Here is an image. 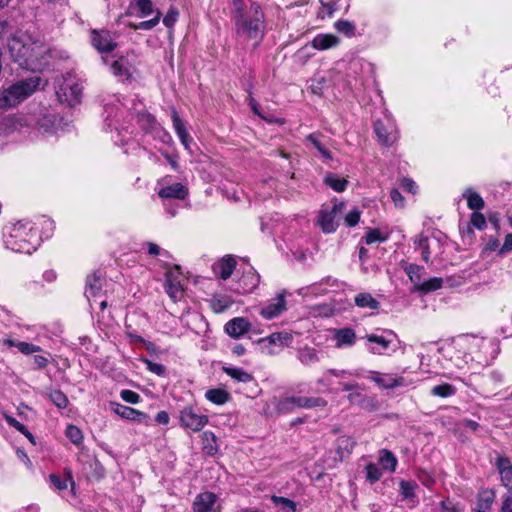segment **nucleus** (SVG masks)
I'll return each mask as SVG.
<instances>
[{
  "mask_svg": "<svg viewBox=\"0 0 512 512\" xmlns=\"http://www.w3.org/2000/svg\"><path fill=\"white\" fill-rule=\"evenodd\" d=\"M371 380L382 389H394L398 387H405L412 384V381H409L402 376L380 374L378 372H373Z\"/></svg>",
  "mask_w": 512,
  "mask_h": 512,
  "instance_id": "nucleus-16",
  "label": "nucleus"
},
{
  "mask_svg": "<svg viewBox=\"0 0 512 512\" xmlns=\"http://www.w3.org/2000/svg\"><path fill=\"white\" fill-rule=\"evenodd\" d=\"M120 397L122 398L123 401L130 404H138L141 400V397L138 393L129 389L122 390L120 392Z\"/></svg>",
  "mask_w": 512,
  "mask_h": 512,
  "instance_id": "nucleus-56",
  "label": "nucleus"
},
{
  "mask_svg": "<svg viewBox=\"0 0 512 512\" xmlns=\"http://www.w3.org/2000/svg\"><path fill=\"white\" fill-rule=\"evenodd\" d=\"M165 290L174 301L182 297L183 287L181 284V272L178 266H175L173 269H169L166 272Z\"/></svg>",
  "mask_w": 512,
  "mask_h": 512,
  "instance_id": "nucleus-13",
  "label": "nucleus"
},
{
  "mask_svg": "<svg viewBox=\"0 0 512 512\" xmlns=\"http://www.w3.org/2000/svg\"><path fill=\"white\" fill-rule=\"evenodd\" d=\"M103 281L104 279L100 272H95L87 277L85 295L89 302L92 300L96 302L101 297Z\"/></svg>",
  "mask_w": 512,
  "mask_h": 512,
  "instance_id": "nucleus-18",
  "label": "nucleus"
},
{
  "mask_svg": "<svg viewBox=\"0 0 512 512\" xmlns=\"http://www.w3.org/2000/svg\"><path fill=\"white\" fill-rule=\"evenodd\" d=\"M232 304L233 300L228 296H214L212 299V307L217 313L224 312Z\"/></svg>",
  "mask_w": 512,
  "mask_h": 512,
  "instance_id": "nucleus-45",
  "label": "nucleus"
},
{
  "mask_svg": "<svg viewBox=\"0 0 512 512\" xmlns=\"http://www.w3.org/2000/svg\"><path fill=\"white\" fill-rule=\"evenodd\" d=\"M365 470H366V478L371 483L377 482L382 477V472L376 464L369 463L366 466Z\"/></svg>",
  "mask_w": 512,
  "mask_h": 512,
  "instance_id": "nucleus-53",
  "label": "nucleus"
},
{
  "mask_svg": "<svg viewBox=\"0 0 512 512\" xmlns=\"http://www.w3.org/2000/svg\"><path fill=\"white\" fill-rule=\"evenodd\" d=\"M463 197L467 200V206L469 209L479 211L484 208V200L477 192L473 191L472 188H467L463 192Z\"/></svg>",
  "mask_w": 512,
  "mask_h": 512,
  "instance_id": "nucleus-37",
  "label": "nucleus"
},
{
  "mask_svg": "<svg viewBox=\"0 0 512 512\" xmlns=\"http://www.w3.org/2000/svg\"><path fill=\"white\" fill-rule=\"evenodd\" d=\"M110 409L123 419L132 420L145 425L150 424V417L142 411L122 405L118 402H110Z\"/></svg>",
  "mask_w": 512,
  "mask_h": 512,
  "instance_id": "nucleus-12",
  "label": "nucleus"
},
{
  "mask_svg": "<svg viewBox=\"0 0 512 512\" xmlns=\"http://www.w3.org/2000/svg\"><path fill=\"white\" fill-rule=\"evenodd\" d=\"M65 434L67 438L77 446L83 441L82 431L75 425H68Z\"/></svg>",
  "mask_w": 512,
  "mask_h": 512,
  "instance_id": "nucleus-49",
  "label": "nucleus"
},
{
  "mask_svg": "<svg viewBox=\"0 0 512 512\" xmlns=\"http://www.w3.org/2000/svg\"><path fill=\"white\" fill-rule=\"evenodd\" d=\"M354 302L359 308H368L370 310H377L380 306V303L367 292L359 293L355 296Z\"/></svg>",
  "mask_w": 512,
  "mask_h": 512,
  "instance_id": "nucleus-36",
  "label": "nucleus"
},
{
  "mask_svg": "<svg viewBox=\"0 0 512 512\" xmlns=\"http://www.w3.org/2000/svg\"><path fill=\"white\" fill-rule=\"evenodd\" d=\"M501 512H512V494L503 497Z\"/></svg>",
  "mask_w": 512,
  "mask_h": 512,
  "instance_id": "nucleus-64",
  "label": "nucleus"
},
{
  "mask_svg": "<svg viewBox=\"0 0 512 512\" xmlns=\"http://www.w3.org/2000/svg\"><path fill=\"white\" fill-rule=\"evenodd\" d=\"M111 69L116 76L125 77L128 75V69L124 66L122 61H114Z\"/></svg>",
  "mask_w": 512,
  "mask_h": 512,
  "instance_id": "nucleus-60",
  "label": "nucleus"
},
{
  "mask_svg": "<svg viewBox=\"0 0 512 512\" xmlns=\"http://www.w3.org/2000/svg\"><path fill=\"white\" fill-rule=\"evenodd\" d=\"M49 399L59 408L65 409L69 403L67 396L61 390H53L49 393Z\"/></svg>",
  "mask_w": 512,
  "mask_h": 512,
  "instance_id": "nucleus-48",
  "label": "nucleus"
},
{
  "mask_svg": "<svg viewBox=\"0 0 512 512\" xmlns=\"http://www.w3.org/2000/svg\"><path fill=\"white\" fill-rule=\"evenodd\" d=\"M440 509L442 512H460V509L449 499L441 501Z\"/></svg>",
  "mask_w": 512,
  "mask_h": 512,
  "instance_id": "nucleus-61",
  "label": "nucleus"
},
{
  "mask_svg": "<svg viewBox=\"0 0 512 512\" xmlns=\"http://www.w3.org/2000/svg\"><path fill=\"white\" fill-rule=\"evenodd\" d=\"M4 419L6 421V423L10 426V427H13L15 428L17 431H19L20 433H25L27 432V427L22 424L21 422H19L16 418H14L13 416L11 415H8V414H5L4 415Z\"/></svg>",
  "mask_w": 512,
  "mask_h": 512,
  "instance_id": "nucleus-58",
  "label": "nucleus"
},
{
  "mask_svg": "<svg viewBox=\"0 0 512 512\" xmlns=\"http://www.w3.org/2000/svg\"><path fill=\"white\" fill-rule=\"evenodd\" d=\"M3 345L7 347H16L24 355H30L42 351V348L38 345L25 341L17 342L9 338L3 340Z\"/></svg>",
  "mask_w": 512,
  "mask_h": 512,
  "instance_id": "nucleus-33",
  "label": "nucleus"
},
{
  "mask_svg": "<svg viewBox=\"0 0 512 512\" xmlns=\"http://www.w3.org/2000/svg\"><path fill=\"white\" fill-rule=\"evenodd\" d=\"M414 245L416 249L421 250V256L422 259L428 263L431 256V250H430V244H429V238L423 234L418 235L414 239Z\"/></svg>",
  "mask_w": 512,
  "mask_h": 512,
  "instance_id": "nucleus-39",
  "label": "nucleus"
},
{
  "mask_svg": "<svg viewBox=\"0 0 512 512\" xmlns=\"http://www.w3.org/2000/svg\"><path fill=\"white\" fill-rule=\"evenodd\" d=\"M495 500V492L491 489H484L479 492L477 497L476 508L477 512H489Z\"/></svg>",
  "mask_w": 512,
  "mask_h": 512,
  "instance_id": "nucleus-29",
  "label": "nucleus"
},
{
  "mask_svg": "<svg viewBox=\"0 0 512 512\" xmlns=\"http://www.w3.org/2000/svg\"><path fill=\"white\" fill-rule=\"evenodd\" d=\"M203 441V449L210 455H213L217 452L218 448L216 446V436L211 431H205L202 434Z\"/></svg>",
  "mask_w": 512,
  "mask_h": 512,
  "instance_id": "nucleus-43",
  "label": "nucleus"
},
{
  "mask_svg": "<svg viewBox=\"0 0 512 512\" xmlns=\"http://www.w3.org/2000/svg\"><path fill=\"white\" fill-rule=\"evenodd\" d=\"M334 28L345 35L346 37L355 36L356 27L355 24L349 20L339 19L334 23Z\"/></svg>",
  "mask_w": 512,
  "mask_h": 512,
  "instance_id": "nucleus-41",
  "label": "nucleus"
},
{
  "mask_svg": "<svg viewBox=\"0 0 512 512\" xmlns=\"http://www.w3.org/2000/svg\"><path fill=\"white\" fill-rule=\"evenodd\" d=\"M217 496L212 492H203L195 497L193 512H219L216 506Z\"/></svg>",
  "mask_w": 512,
  "mask_h": 512,
  "instance_id": "nucleus-17",
  "label": "nucleus"
},
{
  "mask_svg": "<svg viewBox=\"0 0 512 512\" xmlns=\"http://www.w3.org/2000/svg\"><path fill=\"white\" fill-rule=\"evenodd\" d=\"M286 292H279L276 297L263 307H261L259 314L267 320L274 319L280 316L286 310Z\"/></svg>",
  "mask_w": 512,
  "mask_h": 512,
  "instance_id": "nucleus-15",
  "label": "nucleus"
},
{
  "mask_svg": "<svg viewBox=\"0 0 512 512\" xmlns=\"http://www.w3.org/2000/svg\"><path fill=\"white\" fill-rule=\"evenodd\" d=\"M236 264L234 257L225 256L214 266V271L221 279L227 280L233 274Z\"/></svg>",
  "mask_w": 512,
  "mask_h": 512,
  "instance_id": "nucleus-26",
  "label": "nucleus"
},
{
  "mask_svg": "<svg viewBox=\"0 0 512 512\" xmlns=\"http://www.w3.org/2000/svg\"><path fill=\"white\" fill-rule=\"evenodd\" d=\"M456 391H457V389L453 385L444 383L441 385L434 386L431 389L430 393L433 396H437V397H441V398H448V397L455 395Z\"/></svg>",
  "mask_w": 512,
  "mask_h": 512,
  "instance_id": "nucleus-42",
  "label": "nucleus"
},
{
  "mask_svg": "<svg viewBox=\"0 0 512 512\" xmlns=\"http://www.w3.org/2000/svg\"><path fill=\"white\" fill-rule=\"evenodd\" d=\"M320 354L315 348L305 346L298 350L297 359L305 366H312L320 361Z\"/></svg>",
  "mask_w": 512,
  "mask_h": 512,
  "instance_id": "nucleus-30",
  "label": "nucleus"
},
{
  "mask_svg": "<svg viewBox=\"0 0 512 512\" xmlns=\"http://www.w3.org/2000/svg\"><path fill=\"white\" fill-rule=\"evenodd\" d=\"M205 397L214 404L222 405L229 400L230 395L223 389H209L206 391Z\"/></svg>",
  "mask_w": 512,
  "mask_h": 512,
  "instance_id": "nucleus-40",
  "label": "nucleus"
},
{
  "mask_svg": "<svg viewBox=\"0 0 512 512\" xmlns=\"http://www.w3.org/2000/svg\"><path fill=\"white\" fill-rule=\"evenodd\" d=\"M161 16V12L159 10H156V15L152 19L142 21L137 24L138 30H152L155 26L159 24Z\"/></svg>",
  "mask_w": 512,
  "mask_h": 512,
  "instance_id": "nucleus-55",
  "label": "nucleus"
},
{
  "mask_svg": "<svg viewBox=\"0 0 512 512\" xmlns=\"http://www.w3.org/2000/svg\"><path fill=\"white\" fill-rule=\"evenodd\" d=\"M251 328V323L244 317H235L228 321L225 326V332L232 338L238 339L248 332Z\"/></svg>",
  "mask_w": 512,
  "mask_h": 512,
  "instance_id": "nucleus-20",
  "label": "nucleus"
},
{
  "mask_svg": "<svg viewBox=\"0 0 512 512\" xmlns=\"http://www.w3.org/2000/svg\"><path fill=\"white\" fill-rule=\"evenodd\" d=\"M233 20L236 34L248 40H255L258 45L265 35V16L261 6L253 2L247 9L234 13Z\"/></svg>",
  "mask_w": 512,
  "mask_h": 512,
  "instance_id": "nucleus-2",
  "label": "nucleus"
},
{
  "mask_svg": "<svg viewBox=\"0 0 512 512\" xmlns=\"http://www.w3.org/2000/svg\"><path fill=\"white\" fill-rule=\"evenodd\" d=\"M179 18V10L175 6H171L163 18V24L171 29Z\"/></svg>",
  "mask_w": 512,
  "mask_h": 512,
  "instance_id": "nucleus-52",
  "label": "nucleus"
},
{
  "mask_svg": "<svg viewBox=\"0 0 512 512\" xmlns=\"http://www.w3.org/2000/svg\"><path fill=\"white\" fill-rule=\"evenodd\" d=\"M224 373L230 376L233 380L241 383H248L253 380V375L248 373L243 368L233 367V366H224Z\"/></svg>",
  "mask_w": 512,
  "mask_h": 512,
  "instance_id": "nucleus-35",
  "label": "nucleus"
},
{
  "mask_svg": "<svg viewBox=\"0 0 512 512\" xmlns=\"http://www.w3.org/2000/svg\"><path fill=\"white\" fill-rule=\"evenodd\" d=\"M181 427L191 432H199L208 423V417L191 406L184 407L179 414Z\"/></svg>",
  "mask_w": 512,
  "mask_h": 512,
  "instance_id": "nucleus-8",
  "label": "nucleus"
},
{
  "mask_svg": "<svg viewBox=\"0 0 512 512\" xmlns=\"http://www.w3.org/2000/svg\"><path fill=\"white\" fill-rule=\"evenodd\" d=\"M323 135L320 133H311L306 136L305 142L310 143L312 147L319 153L323 161H332L333 155L328 146L322 141Z\"/></svg>",
  "mask_w": 512,
  "mask_h": 512,
  "instance_id": "nucleus-23",
  "label": "nucleus"
},
{
  "mask_svg": "<svg viewBox=\"0 0 512 512\" xmlns=\"http://www.w3.org/2000/svg\"><path fill=\"white\" fill-rule=\"evenodd\" d=\"M360 220V212L358 209L351 210L345 217V224L348 227H354Z\"/></svg>",
  "mask_w": 512,
  "mask_h": 512,
  "instance_id": "nucleus-59",
  "label": "nucleus"
},
{
  "mask_svg": "<svg viewBox=\"0 0 512 512\" xmlns=\"http://www.w3.org/2000/svg\"><path fill=\"white\" fill-rule=\"evenodd\" d=\"M154 12L156 13V10H154V5L151 0H134L130 3L127 14H135L139 18H144L150 16Z\"/></svg>",
  "mask_w": 512,
  "mask_h": 512,
  "instance_id": "nucleus-25",
  "label": "nucleus"
},
{
  "mask_svg": "<svg viewBox=\"0 0 512 512\" xmlns=\"http://www.w3.org/2000/svg\"><path fill=\"white\" fill-rule=\"evenodd\" d=\"M260 282V276L253 268H249L233 284L231 290L238 294H248L253 292Z\"/></svg>",
  "mask_w": 512,
  "mask_h": 512,
  "instance_id": "nucleus-11",
  "label": "nucleus"
},
{
  "mask_svg": "<svg viewBox=\"0 0 512 512\" xmlns=\"http://www.w3.org/2000/svg\"><path fill=\"white\" fill-rule=\"evenodd\" d=\"M388 239V235H384L378 229H370L365 235L366 244H373L376 242H384Z\"/></svg>",
  "mask_w": 512,
  "mask_h": 512,
  "instance_id": "nucleus-50",
  "label": "nucleus"
},
{
  "mask_svg": "<svg viewBox=\"0 0 512 512\" xmlns=\"http://www.w3.org/2000/svg\"><path fill=\"white\" fill-rule=\"evenodd\" d=\"M373 127L378 140L383 145L389 146L393 143L395 137L392 135V127H386L381 120L375 121Z\"/></svg>",
  "mask_w": 512,
  "mask_h": 512,
  "instance_id": "nucleus-32",
  "label": "nucleus"
},
{
  "mask_svg": "<svg viewBox=\"0 0 512 512\" xmlns=\"http://www.w3.org/2000/svg\"><path fill=\"white\" fill-rule=\"evenodd\" d=\"M82 90V85L69 73L57 81L56 93L59 100L70 106H75L80 102Z\"/></svg>",
  "mask_w": 512,
  "mask_h": 512,
  "instance_id": "nucleus-7",
  "label": "nucleus"
},
{
  "mask_svg": "<svg viewBox=\"0 0 512 512\" xmlns=\"http://www.w3.org/2000/svg\"><path fill=\"white\" fill-rule=\"evenodd\" d=\"M339 43L340 39L337 36L320 33L313 38L311 45L316 50H328L338 46Z\"/></svg>",
  "mask_w": 512,
  "mask_h": 512,
  "instance_id": "nucleus-27",
  "label": "nucleus"
},
{
  "mask_svg": "<svg viewBox=\"0 0 512 512\" xmlns=\"http://www.w3.org/2000/svg\"><path fill=\"white\" fill-rule=\"evenodd\" d=\"M143 363L146 365V368L151 373L156 374L157 376H165L166 367L160 363L153 362L149 359H142Z\"/></svg>",
  "mask_w": 512,
  "mask_h": 512,
  "instance_id": "nucleus-54",
  "label": "nucleus"
},
{
  "mask_svg": "<svg viewBox=\"0 0 512 512\" xmlns=\"http://www.w3.org/2000/svg\"><path fill=\"white\" fill-rule=\"evenodd\" d=\"M512 250V233L506 235L505 240L501 248L499 249V254H505L506 252Z\"/></svg>",
  "mask_w": 512,
  "mask_h": 512,
  "instance_id": "nucleus-63",
  "label": "nucleus"
},
{
  "mask_svg": "<svg viewBox=\"0 0 512 512\" xmlns=\"http://www.w3.org/2000/svg\"><path fill=\"white\" fill-rule=\"evenodd\" d=\"M366 347L368 351L372 354L383 355L385 354L392 342L393 338H396V334L393 331H386L383 335L378 334H368L366 335Z\"/></svg>",
  "mask_w": 512,
  "mask_h": 512,
  "instance_id": "nucleus-10",
  "label": "nucleus"
},
{
  "mask_svg": "<svg viewBox=\"0 0 512 512\" xmlns=\"http://www.w3.org/2000/svg\"><path fill=\"white\" fill-rule=\"evenodd\" d=\"M50 483L58 490H65L68 487V483L71 485L74 484L73 479L71 476H69L66 479H62L60 476L51 474L49 476Z\"/></svg>",
  "mask_w": 512,
  "mask_h": 512,
  "instance_id": "nucleus-51",
  "label": "nucleus"
},
{
  "mask_svg": "<svg viewBox=\"0 0 512 512\" xmlns=\"http://www.w3.org/2000/svg\"><path fill=\"white\" fill-rule=\"evenodd\" d=\"M471 224L473 227L482 230L486 226V219L483 214L474 211L471 215Z\"/></svg>",
  "mask_w": 512,
  "mask_h": 512,
  "instance_id": "nucleus-57",
  "label": "nucleus"
},
{
  "mask_svg": "<svg viewBox=\"0 0 512 512\" xmlns=\"http://www.w3.org/2000/svg\"><path fill=\"white\" fill-rule=\"evenodd\" d=\"M137 123L146 133H160L163 132L168 136L159 126L155 117L147 112H142L137 115Z\"/></svg>",
  "mask_w": 512,
  "mask_h": 512,
  "instance_id": "nucleus-28",
  "label": "nucleus"
},
{
  "mask_svg": "<svg viewBox=\"0 0 512 512\" xmlns=\"http://www.w3.org/2000/svg\"><path fill=\"white\" fill-rule=\"evenodd\" d=\"M504 487L512 491V463L505 456H498L495 463Z\"/></svg>",
  "mask_w": 512,
  "mask_h": 512,
  "instance_id": "nucleus-22",
  "label": "nucleus"
},
{
  "mask_svg": "<svg viewBox=\"0 0 512 512\" xmlns=\"http://www.w3.org/2000/svg\"><path fill=\"white\" fill-rule=\"evenodd\" d=\"M91 42L93 47L100 53L113 51L117 43L107 30H93L91 32Z\"/></svg>",
  "mask_w": 512,
  "mask_h": 512,
  "instance_id": "nucleus-14",
  "label": "nucleus"
},
{
  "mask_svg": "<svg viewBox=\"0 0 512 512\" xmlns=\"http://www.w3.org/2000/svg\"><path fill=\"white\" fill-rule=\"evenodd\" d=\"M337 348L351 347L356 342V333L352 328L345 327L336 329L333 334Z\"/></svg>",
  "mask_w": 512,
  "mask_h": 512,
  "instance_id": "nucleus-24",
  "label": "nucleus"
},
{
  "mask_svg": "<svg viewBox=\"0 0 512 512\" xmlns=\"http://www.w3.org/2000/svg\"><path fill=\"white\" fill-rule=\"evenodd\" d=\"M344 208L343 202H334L331 208L323 207L318 215L317 224L324 233H332L336 231L338 224L335 220L336 215L341 213Z\"/></svg>",
  "mask_w": 512,
  "mask_h": 512,
  "instance_id": "nucleus-9",
  "label": "nucleus"
},
{
  "mask_svg": "<svg viewBox=\"0 0 512 512\" xmlns=\"http://www.w3.org/2000/svg\"><path fill=\"white\" fill-rule=\"evenodd\" d=\"M379 461H380V464L382 465L383 469L390 471V472H394L396 470L398 461H397L396 456L390 450H387V449L380 450Z\"/></svg>",
  "mask_w": 512,
  "mask_h": 512,
  "instance_id": "nucleus-38",
  "label": "nucleus"
},
{
  "mask_svg": "<svg viewBox=\"0 0 512 512\" xmlns=\"http://www.w3.org/2000/svg\"><path fill=\"white\" fill-rule=\"evenodd\" d=\"M323 182L325 185L333 189L335 192H344L348 186V180L340 178L332 172H327L324 176Z\"/></svg>",
  "mask_w": 512,
  "mask_h": 512,
  "instance_id": "nucleus-34",
  "label": "nucleus"
},
{
  "mask_svg": "<svg viewBox=\"0 0 512 512\" xmlns=\"http://www.w3.org/2000/svg\"><path fill=\"white\" fill-rule=\"evenodd\" d=\"M6 229L4 244L11 251L31 254L40 244L34 224L29 220L17 221Z\"/></svg>",
  "mask_w": 512,
  "mask_h": 512,
  "instance_id": "nucleus-3",
  "label": "nucleus"
},
{
  "mask_svg": "<svg viewBox=\"0 0 512 512\" xmlns=\"http://www.w3.org/2000/svg\"><path fill=\"white\" fill-rule=\"evenodd\" d=\"M11 56L21 67L38 69L48 49L43 40L26 32L14 34L8 42Z\"/></svg>",
  "mask_w": 512,
  "mask_h": 512,
  "instance_id": "nucleus-1",
  "label": "nucleus"
},
{
  "mask_svg": "<svg viewBox=\"0 0 512 512\" xmlns=\"http://www.w3.org/2000/svg\"><path fill=\"white\" fill-rule=\"evenodd\" d=\"M443 279L440 277H433L428 280H423L421 286L419 287V292L429 293L432 291H436L442 287Z\"/></svg>",
  "mask_w": 512,
  "mask_h": 512,
  "instance_id": "nucleus-44",
  "label": "nucleus"
},
{
  "mask_svg": "<svg viewBox=\"0 0 512 512\" xmlns=\"http://www.w3.org/2000/svg\"><path fill=\"white\" fill-rule=\"evenodd\" d=\"M263 340L268 341L270 344H279L280 346H285L292 341V336L286 332H278L272 333Z\"/></svg>",
  "mask_w": 512,
  "mask_h": 512,
  "instance_id": "nucleus-46",
  "label": "nucleus"
},
{
  "mask_svg": "<svg viewBox=\"0 0 512 512\" xmlns=\"http://www.w3.org/2000/svg\"><path fill=\"white\" fill-rule=\"evenodd\" d=\"M40 77L33 76L12 84L0 93V108L13 107L31 96L40 85Z\"/></svg>",
  "mask_w": 512,
  "mask_h": 512,
  "instance_id": "nucleus-5",
  "label": "nucleus"
},
{
  "mask_svg": "<svg viewBox=\"0 0 512 512\" xmlns=\"http://www.w3.org/2000/svg\"><path fill=\"white\" fill-rule=\"evenodd\" d=\"M327 401L322 397L284 396L277 400L276 409L279 413H289L298 408H324Z\"/></svg>",
  "mask_w": 512,
  "mask_h": 512,
  "instance_id": "nucleus-6",
  "label": "nucleus"
},
{
  "mask_svg": "<svg viewBox=\"0 0 512 512\" xmlns=\"http://www.w3.org/2000/svg\"><path fill=\"white\" fill-rule=\"evenodd\" d=\"M172 122L176 133L186 129L183 121L180 119L178 113L175 110L172 112Z\"/></svg>",
  "mask_w": 512,
  "mask_h": 512,
  "instance_id": "nucleus-62",
  "label": "nucleus"
},
{
  "mask_svg": "<svg viewBox=\"0 0 512 512\" xmlns=\"http://www.w3.org/2000/svg\"><path fill=\"white\" fill-rule=\"evenodd\" d=\"M404 271L410 281L414 284L415 290L418 291L423 282V275L425 274L424 267L412 263H406Z\"/></svg>",
  "mask_w": 512,
  "mask_h": 512,
  "instance_id": "nucleus-31",
  "label": "nucleus"
},
{
  "mask_svg": "<svg viewBox=\"0 0 512 512\" xmlns=\"http://www.w3.org/2000/svg\"><path fill=\"white\" fill-rule=\"evenodd\" d=\"M271 500L276 506H279L285 512L296 511V503L288 498L281 496H272Z\"/></svg>",
  "mask_w": 512,
  "mask_h": 512,
  "instance_id": "nucleus-47",
  "label": "nucleus"
},
{
  "mask_svg": "<svg viewBox=\"0 0 512 512\" xmlns=\"http://www.w3.org/2000/svg\"><path fill=\"white\" fill-rule=\"evenodd\" d=\"M158 196L161 199L183 200L188 196V188L179 182L163 185L158 190Z\"/></svg>",
  "mask_w": 512,
  "mask_h": 512,
  "instance_id": "nucleus-19",
  "label": "nucleus"
},
{
  "mask_svg": "<svg viewBox=\"0 0 512 512\" xmlns=\"http://www.w3.org/2000/svg\"><path fill=\"white\" fill-rule=\"evenodd\" d=\"M418 488V484L412 480H401L399 482V495L403 501L409 502L410 508L419 504V500L416 495V490Z\"/></svg>",
  "mask_w": 512,
  "mask_h": 512,
  "instance_id": "nucleus-21",
  "label": "nucleus"
},
{
  "mask_svg": "<svg viewBox=\"0 0 512 512\" xmlns=\"http://www.w3.org/2000/svg\"><path fill=\"white\" fill-rule=\"evenodd\" d=\"M56 123L54 115L39 109L25 115L5 118L0 126L9 127L12 130L25 132V128H31L40 134H47L53 131Z\"/></svg>",
  "mask_w": 512,
  "mask_h": 512,
  "instance_id": "nucleus-4",
  "label": "nucleus"
}]
</instances>
